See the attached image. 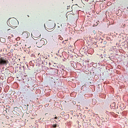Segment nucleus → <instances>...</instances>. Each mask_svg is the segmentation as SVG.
I'll list each match as a JSON object with an SVG mask.
<instances>
[{
  "instance_id": "nucleus-1",
  "label": "nucleus",
  "mask_w": 128,
  "mask_h": 128,
  "mask_svg": "<svg viewBox=\"0 0 128 128\" xmlns=\"http://www.w3.org/2000/svg\"><path fill=\"white\" fill-rule=\"evenodd\" d=\"M9 24L12 28H16L18 24V22L16 19H11L9 20Z\"/></svg>"
},
{
  "instance_id": "nucleus-2",
  "label": "nucleus",
  "mask_w": 128,
  "mask_h": 128,
  "mask_svg": "<svg viewBox=\"0 0 128 128\" xmlns=\"http://www.w3.org/2000/svg\"><path fill=\"white\" fill-rule=\"evenodd\" d=\"M8 60L4 57H0V66H6Z\"/></svg>"
},
{
  "instance_id": "nucleus-3",
  "label": "nucleus",
  "mask_w": 128,
  "mask_h": 128,
  "mask_svg": "<svg viewBox=\"0 0 128 128\" xmlns=\"http://www.w3.org/2000/svg\"><path fill=\"white\" fill-rule=\"evenodd\" d=\"M44 39H42L36 42V44L38 46V48H42V46L44 45Z\"/></svg>"
},
{
  "instance_id": "nucleus-4",
  "label": "nucleus",
  "mask_w": 128,
  "mask_h": 128,
  "mask_svg": "<svg viewBox=\"0 0 128 128\" xmlns=\"http://www.w3.org/2000/svg\"><path fill=\"white\" fill-rule=\"evenodd\" d=\"M56 32H58V34H60L61 32H64V30H62V27L58 26V28L56 30Z\"/></svg>"
},
{
  "instance_id": "nucleus-5",
  "label": "nucleus",
  "mask_w": 128,
  "mask_h": 128,
  "mask_svg": "<svg viewBox=\"0 0 128 128\" xmlns=\"http://www.w3.org/2000/svg\"><path fill=\"white\" fill-rule=\"evenodd\" d=\"M33 36L35 38H40V33L38 32H35Z\"/></svg>"
},
{
  "instance_id": "nucleus-6",
  "label": "nucleus",
  "mask_w": 128,
  "mask_h": 128,
  "mask_svg": "<svg viewBox=\"0 0 128 128\" xmlns=\"http://www.w3.org/2000/svg\"><path fill=\"white\" fill-rule=\"evenodd\" d=\"M22 36L26 38H28V34L26 32H24L22 34Z\"/></svg>"
},
{
  "instance_id": "nucleus-7",
  "label": "nucleus",
  "mask_w": 128,
  "mask_h": 128,
  "mask_svg": "<svg viewBox=\"0 0 128 128\" xmlns=\"http://www.w3.org/2000/svg\"><path fill=\"white\" fill-rule=\"evenodd\" d=\"M60 126V125H58V124H54L52 126L53 128H56L57 126L58 127Z\"/></svg>"
},
{
  "instance_id": "nucleus-8",
  "label": "nucleus",
  "mask_w": 128,
  "mask_h": 128,
  "mask_svg": "<svg viewBox=\"0 0 128 128\" xmlns=\"http://www.w3.org/2000/svg\"><path fill=\"white\" fill-rule=\"evenodd\" d=\"M0 40L1 42H6V38H1L0 39Z\"/></svg>"
},
{
  "instance_id": "nucleus-9",
  "label": "nucleus",
  "mask_w": 128,
  "mask_h": 128,
  "mask_svg": "<svg viewBox=\"0 0 128 128\" xmlns=\"http://www.w3.org/2000/svg\"><path fill=\"white\" fill-rule=\"evenodd\" d=\"M30 90H30V88H29V89H28V88H26V89H25V92H28V94H30Z\"/></svg>"
},
{
  "instance_id": "nucleus-10",
  "label": "nucleus",
  "mask_w": 128,
  "mask_h": 128,
  "mask_svg": "<svg viewBox=\"0 0 128 128\" xmlns=\"http://www.w3.org/2000/svg\"><path fill=\"white\" fill-rule=\"evenodd\" d=\"M59 40H64V38H62V36H60L59 37Z\"/></svg>"
},
{
  "instance_id": "nucleus-11",
  "label": "nucleus",
  "mask_w": 128,
  "mask_h": 128,
  "mask_svg": "<svg viewBox=\"0 0 128 128\" xmlns=\"http://www.w3.org/2000/svg\"><path fill=\"white\" fill-rule=\"evenodd\" d=\"M22 68H23L24 70H26V66H22Z\"/></svg>"
},
{
  "instance_id": "nucleus-12",
  "label": "nucleus",
  "mask_w": 128,
  "mask_h": 128,
  "mask_svg": "<svg viewBox=\"0 0 128 128\" xmlns=\"http://www.w3.org/2000/svg\"><path fill=\"white\" fill-rule=\"evenodd\" d=\"M96 102V100L95 99H94L92 100V102Z\"/></svg>"
},
{
  "instance_id": "nucleus-13",
  "label": "nucleus",
  "mask_w": 128,
  "mask_h": 128,
  "mask_svg": "<svg viewBox=\"0 0 128 128\" xmlns=\"http://www.w3.org/2000/svg\"><path fill=\"white\" fill-rule=\"evenodd\" d=\"M124 26H126V24H124L122 26V28H124Z\"/></svg>"
},
{
  "instance_id": "nucleus-14",
  "label": "nucleus",
  "mask_w": 128,
  "mask_h": 128,
  "mask_svg": "<svg viewBox=\"0 0 128 128\" xmlns=\"http://www.w3.org/2000/svg\"><path fill=\"white\" fill-rule=\"evenodd\" d=\"M26 46L28 48H30L31 46H26Z\"/></svg>"
},
{
  "instance_id": "nucleus-15",
  "label": "nucleus",
  "mask_w": 128,
  "mask_h": 128,
  "mask_svg": "<svg viewBox=\"0 0 128 128\" xmlns=\"http://www.w3.org/2000/svg\"><path fill=\"white\" fill-rule=\"evenodd\" d=\"M70 6H68V8H67V10H70Z\"/></svg>"
},
{
  "instance_id": "nucleus-16",
  "label": "nucleus",
  "mask_w": 128,
  "mask_h": 128,
  "mask_svg": "<svg viewBox=\"0 0 128 128\" xmlns=\"http://www.w3.org/2000/svg\"><path fill=\"white\" fill-rule=\"evenodd\" d=\"M92 32H94V34H96V32L95 30H94Z\"/></svg>"
},
{
  "instance_id": "nucleus-17",
  "label": "nucleus",
  "mask_w": 128,
  "mask_h": 128,
  "mask_svg": "<svg viewBox=\"0 0 128 128\" xmlns=\"http://www.w3.org/2000/svg\"><path fill=\"white\" fill-rule=\"evenodd\" d=\"M8 40H10L11 37L10 36H8Z\"/></svg>"
},
{
  "instance_id": "nucleus-18",
  "label": "nucleus",
  "mask_w": 128,
  "mask_h": 128,
  "mask_svg": "<svg viewBox=\"0 0 128 128\" xmlns=\"http://www.w3.org/2000/svg\"><path fill=\"white\" fill-rule=\"evenodd\" d=\"M86 110H88V107H86Z\"/></svg>"
},
{
  "instance_id": "nucleus-19",
  "label": "nucleus",
  "mask_w": 128,
  "mask_h": 128,
  "mask_svg": "<svg viewBox=\"0 0 128 128\" xmlns=\"http://www.w3.org/2000/svg\"><path fill=\"white\" fill-rule=\"evenodd\" d=\"M92 104H94V105L96 104V103L92 102Z\"/></svg>"
},
{
  "instance_id": "nucleus-20",
  "label": "nucleus",
  "mask_w": 128,
  "mask_h": 128,
  "mask_svg": "<svg viewBox=\"0 0 128 128\" xmlns=\"http://www.w3.org/2000/svg\"><path fill=\"white\" fill-rule=\"evenodd\" d=\"M53 28H48V30H52Z\"/></svg>"
},
{
  "instance_id": "nucleus-21",
  "label": "nucleus",
  "mask_w": 128,
  "mask_h": 128,
  "mask_svg": "<svg viewBox=\"0 0 128 128\" xmlns=\"http://www.w3.org/2000/svg\"><path fill=\"white\" fill-rule=\"evenodd\" d=\"M46 114H48V113L45 114V116H46Z\"/></svg>"
},
{
  "instance_id": "nucleus-22",
  "label": "nucleus",
  "mask_w": 128,
  "mask_h": 128,
  "mask_svg": "<svg viewBox=\"0 0 128 128\" xmlns=\"http://www.w3.org/2000/svg\"><path fill=\"white\" fill-rule=\"evenodd\" d=\"M28 88H30V86H28Z\"/></svg>"
},
{
  "instance_id": "nucleus-23",
  "label": "nucleus",
  "mask_w": 128,
  "mask_h": 128,
  "mask_svg": "<svg viewBox=\"0 0 128 128\" xmlns=\"http://www.w3.org/2000/svg\"><path fill=\"white\" fill-rule=\"evenodd\" d=\"M28 18H30V16L28 15Z\"/></svg>"
},
{
  "instance_id": "nucleus-24",
  "label": "nucleus",
  "mask_w": 128,
  "mask_h": 128,
  "mask_svg": "<svg viewBox=\"0 0 128 128\" xmlns=\"http://www.w3.org/2000/svg\"><path fill=\"white\" fill-rule=\"evenodd\" d=\"M118 12H120V10H118Z\"/></svg>"
},
{
  "instance_id": "nucleus-25",
  "label": "nucleus",
  "mask_w": 128,
  "mask_h": 128,
  "mask_svg": "<svg viewBox=\"0 0 128 128\" xmlns=\"http://www.w3.org/2000/svg\"><path fill=\"white\" fill-rule=\"evenodd\" d=\"M34 40H36V38H34Z\"/></svg>"
},
{
  "instance_id": "nucleus-26",
  "label": "nucleus",
  "mask_w": 128,
  "mask_h": 128,
  "mask_svg": "<svg viewBox=\"0 0 128 128\" xmlns=\"http://www.w3.org/2000/svg\"><path fill=\"white\" fill-rule=\"evenodd\" d=\"M42 120V118H40V120Z\"/></svg>"
},
{
  "instance_id": "nucleus-27",
  "label": "nucleus",
  "mask_w": 128,
  "mask_h": 128,
  "mask_svg": "<svg viewBox=\"0 0 128 128\" xmlns=\"http://www.w3.org/2000/svg\"><path fill=\"white\" fill-rule=\"evenodd\" d=\"M66 42H68V40H66Z\"/></svg>"
},
{
  "instance_id": "nucleus-28",
  "label": "nucleus",
  "mask_w": 128,
  "mask_h": 128,
  "mask_svg": "<svg viewBox=\"0 0 128 128\" xmlns=\"http://www.w3.org/2000/svg\"><path fill=\"white\" fill-rule=\"evenodd\" d=\"M55 118H56V117H55Z\"/></svg>"
},
{
  "instance_id": "nucleus-29",
  "label": "nucleus",
  "mask_w": 128,
  "mask_h": 128,
  "mask_svg": "<svg viewBox=\"0 0 128 128\" xmlns=\"http://www.w3.org/2000/svg\"><path fill=\"white\" fill-rule=\"evenodd\" d=\"M8 108H10V106H9Z\"/></svg>"
},
{
  "instance_id": "nucleus-30",
  "label": "nucleus",
  "mask_w": 128,
  "mask_h": 128,
  "mask_svg": "<svg viewBox=\"0 0 128 128\" xmlns=\"http://www.w3.org/2000/svg\"><path fill=\"white\" fill-rule=\"evenodd\" d=\"M27 66H28L27 64Z\"/></svg>"
}]
</instances>
